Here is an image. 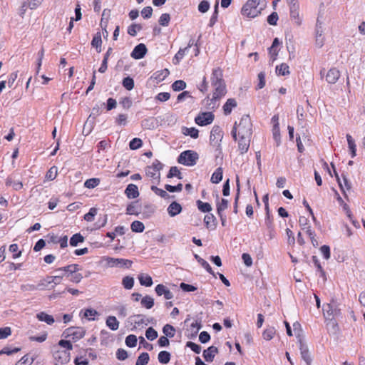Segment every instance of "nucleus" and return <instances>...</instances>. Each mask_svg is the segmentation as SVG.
Listing matches in <instances>:
<instances>
[{"label":"nucleus","mask_w":365,"mask_h":365,"mask_svg":"<svg viewBox=\"0 0 365 365\" xmlns=\"http://www.w3.org/2000/svg\"><path fill=\"white\" fill-rule=\"evenodd\" d=\"M252 124L249 115H243L240 122H235L231 130V135L235 141L238 143L241 154L248 151L250 139L252 134Z\"/></svg>","instance_id":"1"},{"label":"nucleus","mask_w":365,"mask_h":365,"mask_svg":"<svg viewBox=\"0 0 365 365\" xmlns=\"http://www.w3.org/2000/svg\"><path fill=\"white\" fill-rule=\"evenodd\" d=\"M236 106V101L233 98H229L223 106L225 114H230L232 112V108H235Z\"/></svg>","instance_id":"33"},{"label":"nucleus","mask_w":365,"mask_h":365,"mask_svg":"<svg viewBox=\"0 0 365 365\" xmlns=\"http://www.w3.org/2000/svg\"><path fill=\"white\" fill-rule=\"evenodd\" d=\"M223 138V131L218 125L213 126L210 136V145L215 148L216 158L222 154L221 141Z\"/></svg>","instance_id":"4"},{"label":"nucleus","mask_w":365,"mask_h":365,"mask_svg":"<svg viewBox=\"0 0 365 365\" xmlns=\"http://www.w3.org/2000/svg\"><path fill=\"white\" fill-rule=\"evenodd\" d=\"M58 346L66 350L55 348L53 357L55 365H64L69 362L71 358L70 351L73 349L72 344L67 340L61 339L58 341Z\"/></svg>","instance_id":"2"},{"label":"nucleus","mask_w":365,"mask_h":365,"mask_svg":"<svg viewBox=\"0 0 365 365\" xmlns=\"http://www.w3.org/2000/svg\"><path fill=\"white\" fill-rule=\"evenodd\" d=\"M163 332L165 336L172 338L175 336V329L170 324H165L163 328Z\"/></svg>","instance_id":"45"},{"label":"nucleus","mask_w":365,"mask_h":365,"mask_svg":"<svg viewBox=\"0 0 365 365\" xmlns=\"http://www.w3.org/2000/svg\"><path fill=\"white\" fill-rule=\"evenodd\" d=\"M272 135H273V139L274 140V141L276 143V145L279 146L281 143L279 126H277V125L275 126H273Z\"/></svg>","instance_id":"48"},{"label":"nucleus","mask_w":365,"mask_h":365,"mask_svg":"<svg viewBox=\"0 0 365 365\" xmlns=\"http://www.w3.org/2000/svg\"><path fill=\"white\" fill-rule=\"evenodd\" d=\"M214 115L212 112H202L195 118V122L198 125L205 126L212 123Z\"/></svg>","instance_id":"9"},{"label":"nucleus","mask_w":365,"mask_h":365,"mask_svg":"<svg viewBox=\"0 0 365 365\" xmlns=\"http://www.w3.org/2000/svg\"><path fill=\"white\" fill-rule=\"evenodd\" d=\"M182 133L184 135H189L192 138H197L199 135V131L195 128H187V127H182Z\"/></svg>","instance_id":"29"},{"label":"nucleus","mask_w":365,"mask_h":365,"mask_svg":"<svg viewBox=\"0 0 365 365\" xmlns=\"http://www.w3.org/2000/svg\"><path fill=\"white\" fill-rule=\"evenodd\" d=\"M36 318L41 321L46 323L48 325H51L54 323L55 320L53 316L46 314L44 312H39L36 314Z\"/></svg>","instance_id":"26"},{"label":"nucleus","mask_w":365,"mask_h":365,"mask_svg":"<svg viewBox=\"0 0 365 365\" xmlns=\"http://www.w3.org/2000/svg\"><path fill=\"white\" fill-rule=\"evenodd\" d=\"M147 48L145 44L139 43L131 53V56L135 59H140L145 56L147 53Z\"/></svg>","instance_id":"12"},{"label":"nucleus","mask_w":365,"mask_h":365,"mask_svg":"<svg viewBox=\"0 0 365 365\" xmlns=\"http://www.w3.org/2000/svg\"><path fill=\"white\" fill-rule=\"evenodd\" d=\"M42 3V0H31L29 3H24L22 5L23 8L29 7L30 9L34 10L37 9ZM26 9H24V11Z\"/></svg>","instance_id":"46"},{"label":"nucleus","mask_w":365,"mask_h":365,"mask_svg":"<svg viewBox=\"0 0 365 365\" xmlns=\"http://www.w3.org/2000/svg\"><path fill=\"white\" fill-rule=\"evenodd\" d=\"M6 185L11 186L16 191L20 190L23 187V183L19 180H16L14 175L9 176L6 180Z\"/></svg>","instance_id":"18"},{"label":"nucleus","mask_w":365,"mask_h":365,"mask_svg":"<svg viewBox=\"0 0 365 365\" xmlns=\"http://www.w3.org/2000/svg\"><path fill=\"white\" fill-rule=\"evenodd\" d=\"M170 21V16L169 14L165 13L161 14L159 19V24L162 26H168Z\"/></svg>","instance_id":"61"},{"label":"nucleus","mask_w":365,"mask_h":365,"mask_svg":"<svg viewBox=\"0 0 365 365\" xmlns=\"http://www.w3.org/2000/svg\"><path fill=\"white\" fill-rule=\"evenodd\" d=\"M158 359L160 364H167L170 360V354L167 351H161L158 354Z\"/></svg>","instance_id":"36"},{"label":"nucleus","mask_w":365,"mask_h":365,"mask_svg":"<svg viewBox=\"0 0 365 365\" xmlns=\"http://www.w3.org/2000/svg\"><path fill=\"white\" fill-rule=\"evenodd\" d=\"M215 94L216 93H214L212 98L207 97L202 101L204 107L207 110H214L217 108L218 95Z\"/></svg>","instance_id":"13"},{"label":"nucleus","mask_w":365,"mask_h":365,"mask_svg":"<svg viewBox=\"0 0 365 365\" xmlns=\"http://www.w3.org/2000/svg\"><path fill=\"white\" fill-rule=\"evenodd\" d=\"M138 280L141 285L150 287L153 284L152 277L146 274H141L138 276Z\"/></svg>","instance_id":"32"},{"label":"nucleus","mask_w":365,"mask_h":365,"mask_svg":"<svg viewBox=\"0 0 365 365\" xmlns=\"http://www.w3.org/2000/svg\"><path fill=\"white\" fill-rule=\"evenodd\" d=\"M130 228L133 232L140 233L143 232L145 226L140 221L135 220L131 223Z\"/></svg>","instance_id":"39"},{"label":"nucleus","mask_w":365,"mask_h":365,"mask_svg":"<svg viewBox=\"0 0 365 365\" xmlns=\"http://www.w3.org/2000/svg\"><path fill=\"white\" fill-rule=\"evenodd\" d=\"M281 42L278 39V38H275L273 40L272 44L270 48H269V53L271 56L273 61L277 58V56L279 53V50L277 47L280 45Z\"/></svg>","instance_id":"25"},{"label":"nucleus","mask_w":365,"mask_h":365,"mask_svg":"<svg viewBox=\"0 0 365 365\" xmlns=\"http://www.w3.org/2000/svg\"><path fill=\"white\" fill-rule=\"evenodd\" d=\"M83 241L84 237L80 233H76L71 237L70 245L72 247H76L79 243H81Z\"/></svg>","instance_id":"42"},{"label":"nucleus","mask_w":365,"mask_h":365,"mask_svg":"<svg viewBox=\"0 0 365 365\" xmlns=\"http://www.w3.org/2000/svg\"><path fill=\"white\" fill-rule=\"evenodd\" d=\"M265 6V0H247L241 9V14L247 18H255L261 14Z\"/></svg>","instance_id":"3"},{"label":"nucleus","mask_w":365,"mask_h":365,"mask_svg":"<svg viewBox=\"0 0 365 365\" xmlns=\"http://www.w3.org/2000/svg\"><path fill=\"white\" fill-rule=\"evenodd\" d=\"M137 337L134 334H130L125 338V344L128 347H135L137 345Z\"/></svg>","instance_id":"56"},{"label":"nucleus","mask_w":365,"mask_h":365,"mask_svg":"<svg viewBox=\"0 0 365 365\" xmlns=\"http://www.w3.org/2000/svg\"><path fill=\"white\" fill-rule=\"evenodd\" d=\"M299 349L302 359L307 363V365H310L312 359L309 355L308 347L302 341H300Z\"/></svg>","instance_id":"19"},{"label":"nucleus","mask_w":365,"mask_h":365,"mask_svg":"<svg viewBox=\"0 0 365 365\" xmlns=\"http://www.w3.org/2000/svg\"><path fill=\"white\" fill-rule=\"evenodd\" d=\"M91 46L96 48V51L98 53L101 52L102 51V39H101V32H97L92 41H91Z\"/></svg>","instance_id":"24"},{"label":"nucleus","mask_w":365,"mask_h":365,"mask_svg":"<svg viewBox=\"0 0 365 365\" xmlns=\"http://www.w3.org/2000/svg\"><path fill=\"white\" fill-rule=\"evenodd\" d=\"M106 324L112 331H115L119 327V322L114 316H108L106 318Z\"/></svg>","instance_id":"27"},{"label":"nucleus","mask_w":365,"mask_h":365,"mask_svg":"<svg viewBox=\"0 0 365 365\" xmlns=\"http://www.w3.org/2000/svg\"><path fill=\"white\" fill-rule=\"evenodd\" d=\"M140 304H141L142 307H143L148 309H150L154 305V299L150 296L146 295L141 299Z\"/></svg>","instance_id":"35"},{"label":"nucleus","mask_w":365,"mask_h":365,"mask_svg":"<svg viewBox=\"0 0 365 365\" xmlns=\"http://www.w3.org/2000/svg\"><path fill=\"white\" fill-rule=\"evenodd\" d=\"M170 74V72L168 69L165 68L160 71H157L155 72L151 77L150 78V80L153 83H158L161 81H163L166 77L168 76Z\"/></svg>","instance_id":"11"},{"label":"nucleus","mask_w":365,"mask_h":365,"mask_svg":"<svg viewBox=\"0 0 365 365\" xmlns=\"http://www.w3.org/2000/svg\"><path fill=\"white\" fill-rule=\"evenodd\" d=\"M290 16L296 20L297 24H300L299 14V5H292L289 6Z\"/></svg>","instance_id":"37"},{"label":"nucleus","mask_w":365,"mask_h":365,"mask_svg":"<svg viewBox=\"0 0 365 365\" xmlns=\"http://www.w3.org/2000/svg\"><path fill=\"white\" fill-rule=\"evenodd\" d=\"M149 359V354L146 352H143L138 357L135 365H146Z\"/></svg>","instance_id":"47"},{"label":"nucleus","mask_w":365,"mask_h":365,"mask_svg":"<svg viewBox=\"0 0 365 365\" xmlns=\"http://www.w3.org/2000/svg\"><path fill=\"white\" fill-rule=\"evenodd\" d=\"M141 29L142 26L140 24H133L128 27V34L131 36H135Z\"/></svg>","instance_id":"50"},{"label":"nucleus","mask_w":365,"mask_h":365,"mask_svg":"<svg viewBox=\"0 0 365 365\" xmlns=\"http://www.w3.org/2000/svg\"><path fill=\"white\" fill-rule=\"evenodd\" d=\"M122 284L126 289H131L134 285V279L132 277L126 276L122 279Z\"/></svg>","instance_id":"43"},{"label":"nucleus","mask_w":365,"mask_h":365,"mask_svg":"<svg viewBox=\"0 0 365 365\" xmlns=\"http://www.w3.org/2000/svg\"><path fill=\"white\" fill-rule=\"evenodd\" d=\"M211 83L215 91H224L225 89L226 86L223 79V71L220 68H216L212 70Z\"/></svg>","instance_id":"5"},{"label":"nucleus","mask_w":365,"mask_h":365,"mask_svg":"<svg viewBox=\"0 0 365 365\" xmlns=\"http://www.w3.org/2000/svg\"><path fill=\"white\" fill-rule=\"evenodd\" d=\"M123 86L124 88L130 91L134 87V81L130 77H126L123 80Z\"/></svg>","instance_id":"60"},{"label":"nucleus","mask_w":365,"mask_h":365,"mask_svg":"<svg viewBox=\"0 0 365 365\" xmlns=\"http://www.w3.org/2000/svg\"><path fill=\"white\" fill-rule=\"evenodd\" d=\"M81 269L80 267L77 264H71L63 267H60L56 270V272H64L67 277L74 274Z\"/></svg>","instance_id":"15"},{"label":"nucleus","mask_w":365,"mask_h":365,"mask_svg":"<svg viewBox=\"0 0 365 365\" xmlns=\"http://www.w3.org/2000/svg\"><path fill=\"white\" fill-rule=\"evenodd\" d=\"M215 220V216L212 214H207L204 217V223L205 226L208 229H215V225L212 224Z\"/></svg>","instance_id":"40"},{"label":"nucleus","mask_w":365,"mask_h":365,"mask_svg":"<svg viewBox=\"0 0 365 365\" xmlns=\"http://www.w3.org/2000/svg\"><path fill=\"white\" fill-rule=\"evenodd\" d=\"M100 184V179L99 178H90L85 181L84 186L86 188L88 189H93L97 187Z\"/></svg>","instance_id":"44"},{"label":"nucleus","mask_w":365,"mask_h":365,"mask_svg":"<svg viewBox=\"0 0 365 365\" xmlns=\"http://www.w3.org/2000/svg\"><path fill=\"white\" fill-rule=\"evenodd\" d=\"M173 177H177L179 179H182L181 173L175 166L171 167L169 173L167 175L168 178H172Z\"/></svg>","instance_id":"58"},{"label":"nucleus","mask_w":365,"mask_h":365,"mask_svg":"<svg viewBox=\"0 0 365 365\" xmlns=\"http://www.w3.org/2000/svg\"><path fill=\"white\" fill-rule=\"evenodd\" d=\"M125 195L128 199H135L139 196V191L137 185L134 184H129L125 190Z\"/></svg>","instance_id":"17"},{"label":"nucleus","mask_w":365,"mask_h":365,"mask_svg":"<svg viewBox=\"0 0 365 365\" xmlns=\"http://www.w3.org/2000/svg\"><path fill=\"white\" fill-rule=\"evenodd\" d=\"M324 311L325 312L324 314L327 315V317L330 318L331 320L332 319L331 318L336 317L339 312L336 306L331 304H327L324 307Z\"/></svg>","instance_id":"21"},{"label":"nucleus","mask_w":365,"mask_h":365,"mask_svg":"<svg viewBox=\"0 0 365 365\" xmlns=\"http://www.w3.org/2000/svg\"><path fill=\"white\" fill-rule=\"evenodd\" d=\"M143 141L140 138H135L129 143V148L130 150H137L142 147Z\"/></svg>","instance_id":"54"},{"label":"nucleus","mask_w":365,"mask_h":365,"mask_svg":"<svg viewBox=\"0 0 365 365\" xmlns=\"http://www.w3.org/2000/svg\"><path fill=\"white\" fill-rule=\"evenodd\" d=\"M276 73L277 76H287L290 73L289 67L286 63H282L276 66Z\"/></svg>","instance_id":"31"},{"label":"nucleus","mask_w":365,"mask_h":365,"mask_svg":"<svg viewBox=\"0 0 365 365\" xmlns=\"http://www.w3.org/2000/svg\"><path fill=\"white\" fill-rule=\"evenodd\" d=\"M85 330L83 328H69L68 329V335L71 336L74 341H78L85 336Z\"/></svg>","instance_id":"14"},{"label":"nucleus","mask_w":365,"mask_h":365,"mask_svg":"<svg viewBox=\"0 0 365 365\" xmlns=\"http://www.w3.org/2000/svg\"><path fill=\"white\" fill-rule=\"evenodd\" d=\"M275 329L274 327H269L266 329L262 334V336L265 340L269 341L274 336Z\"/></svg>","instance_id":"51"},{"label":"nucleus","mask_w":365,"mask_h":365,"mask_svg":"<svg viewBox=\"0 0 365 365\" xmlns=\"http://www.w3.org/2000/svg\"><path fill=\"white\" fill-rule=\"evenodd\" d=\"M199 158L197 153L195 150H187L182 152L178 158V162L180 164L186 166H193L196 164Z\"/></svg>","instance_id":"6"},{"label":"nucleus","mask_w":365,"mask_h":365,"mask_svg":"<svg viewBox=\"0 0 365 365\" xmlns=\"http://www.w3.org/2000/svg\"><path fill=\"white\" fill-rule=\"evenodd\" d=\"M145 336L148 340L153 341L158 337V332L153 327H149L145 331Z\"/></svg>","instance_id":"62"},{"label":"nucleus","mask_w":365,"mask_h":365,"mask_svg":"<svg viewBox=\"0 0 365 365\" xmlns=\"http://www.w3.org/2000/svg\"><path fill=\"white\" fill-rule=\"evenodd\" d=\"M217 352V348L214 346H211L203 351V357L206 361L212 362Z\"/></svg>","instance_id":"20"},{"label":"nucleus","mask_w":365,"mask_h":365,"mask_svg":"<svg viewBox=\"0 0 365 365\" xmlns=\"http://www.w3.org/2000/svg\"><path fill=\"white\" fill-rule=\"evenodd\" d=\"M97 213L98 209L96 207H91L88 212L84 215L83 219L87 222H92L93 221L94 217L97 215Z\"/></svg>","instance_id":"55"},{"label":"nucleus","mask_w":365,"mask_h":365,"mask_svg":"<svg viewBox=\"0 0 365 365\" xmlns=\"http://www.w3.org/2000/svg\"><path fill=\"white\" fill-rule=\"evenodd\" d=\"M140 212V206L138 202H131L128 205L126 214L130 215H138Z\"/></svg>","instance_id":"23"},{"label":"nucleus","mask_w":365,"mask_h":365,"mask_svg":"<svg viewBox=\"0 0 365 365\" xmlns=\"http://www.w3.org/2000/svg\"><path fill=\"white\" fill-rule=\"evenodd\" d=\"M228 207V200L226 199H222L220 202L217 204V212L218 215H221L222 212L227 208Z\"/></svg>","instance_id":"49"},{"label":"nucleus","mask_w":365,"mask_h":365,"mask_svg":"<svg viewBox=\"0 0 365 365\" xmlns=\"http://www.w3.org/2000/svg\"><path fill=\"white\" fill-rule=\"evenodd\" d=\"M195 258L196 259V260L197 261V262L207 272H209L210 274H212L213 276H215V273L214 272L212 271V267H210V265L209 264V263L205 260L204 259H202V257H200L198 255L195 254L194 255Z\"/></svg>","instance_id":"30"},{"label":"nucleus","mask_w":365,"mask_h":365,"mask_svg":"<svg viewBox=\"0 0 365 365\" xmlns=\"http://www.w3.org/2000/svg\"><path fill=\"white\" fill-rule=\"evenodd\" d=\"M132 318H133V321L135 324L138 327L143 324L147 325L148 323V319H146L145 317L143 314H137L133 316Z\"/></svg>","instance_id":"38"},{"label":"nucleus","mask_w":365,"mask_h":365,"mask_svg":"<svg viewBox=\"0 0 365 365\" xmlns=\"http://www.w3.org/2000/svg\"><path fill=\"white\" fill-rule=\"evenodd\" d=\"M192 43H193V42H192V43L190 42L188 43L187 46H186L183 48H180V50L178 51V53L175 55L174 60H176V62L175 63H178L181 59L183 58L185 53L187 52L189 48H190L192 46Z\"/></svg>","instance_id":"34"},{"label":"nucleus","mask_w":365,"mask_h":365,"mask_svg":"<svg viewBox=\"0 0 365 365\" xmlns=\"http://www.w3.org/2000/svg\"><path fill=\"white\" fill-rule=\"evenodd\" d=\"M9 252L13 253V258H19L21 255V252L19 251V246L17 244H11L9 248Z\"/></svg>","instance_id":"59"},{"label":"nucleus","mask_w":365,"mask_h":365,"mask_svg":"<svg viewBox=\"0 0 365 365\" xmlns=\"http://www.w3.org/2000/svg\"><path fill=\"white\" fill-rule=\"evenodd\" d=\"M340 72L336 68H330L326 76V80L329 83H335L339 78Z\"/></svg>","instance_id":"16"},{"label":"nucleus","mask_w":365,"mask_h":365,"mask_svg":"<svg viewBox=\"0 0 365 365\" xmlns=\"http://www.w3.org/2000/svg\"><path fill=\"white\" fill-rule=\"evenodd\" d=\"M223 169L221 167L217 168L212 174L210 181L214 184L219 183L222 180Z\"/></svg>","instance_id":"28"},{"label":"nucleus","mask_w":365,"mask_h":365,"mask_svg":"<svg viewBox=\"0 0 365 365\" xmlns=\"http://www.w3.org/2000/svg\"><path fill=\"white\" fill-rule=\"evenodd\" d=\"M34 359H29L28 355H24L15 365H31Z\"/></svg>","instance_id":"64"},{"label":"nucleus","mask_w":365,"mask_h":365,"mask_svg":"<svg viewBox=\"0 0 365 365\" xmlns=\"http://www.w3.org/2000/svg\"><path fill=\"white\" fill-rule=\"evenodd\" d=\"M103 259L106 262L107 265L110 267H126L129 268L132 264V261L122 258H113L105 257Z\"/></svg>","instance_id":"8"},{"label":"nucleus","mask_w":365,"mask_h":365,"mask_svg":"<svg viewBox=\"0 0 365 365\" xmlns=\"http://www.w3.org/2000/svg\"><path fill=\"white\" fill-rule=\"evenodd\" d=\"M198 209L202 212H209L212 210V207L208 202H204L201 200L197 201Z\"/></svg>","instance_id":"52"},{"label":"nucleus","mask_w":365,"mask_h":365,"mask_svg":"<svg viewBox=\"0 0 365 365\" xmlns=\"http://www.w3.org/2000/svg\"><path fill=\"white\" fill-rule=\"evenodd\" d=\"M186 88V83L182 80H178L172 85L173 91H182Z\"/></svg>","instance_id":"53"},{"label":"nucleus","mask_w":365,"mask_h":365,"mask_svg":"<svg viewBox=\"0 0 365 365\" xmlns=\"http://www.w3.org/2000/svg\"><path fill=\"white\" fill-rule=\"evenodd\" d=\"M62 278L63 276L61 275L48 277L47 279H46V282L48 284L53 283L55 285H57L61 282Z\"/></svg>","instance_id":"63"},{"label":"nucleus","mask_w":365,"mask_h":365,"mask_svg":"<svg viewBox=\"0 0 365 365\" xmlns=\"http://www.w3.org/2000/svg\"><path fill=\"white\" fill-rule=\"evenodd\" d=\"M163 168V165L158 160H155L151 165L147 167L145 170L146 175L152 179L154 184L159 183L160 179V171Z\"/></svg>","instance_id":"7"},{"label":"nucleus","mask_w":365,"mask_h":365,"mask_svg":"<svg viewBox=\"0 0 365 365\" xmlns=\"http://www.w3.org/2000/svg\"><path fill=\"white\" fill-rule=\"evenodd\" d=\"M331 166L334 168V175L336 177V179L338 182L339 186L341 190V192L344 193V195L346 196V190H349L351 187V183L349 182L348 179L346 176L342 175V180H341L340 177L339 176L338 173L335 170L334 165L331 163Z\"/></svg>","instance_id":"10"},{"label":"nucleus","mask_w":365,"mask_h":365,"mask_svg":"<svg viewBox=\"0 0 365 365\" xmlns=\"http://www.w3.org/2000/svg\"><path fill=\"white\" fill-rule=\"evenodd\" d=\"M150 189L157 195H159L164 199H167L170 197V195L168 194V192L165 190L158 188L155 185H152Z\"/></svg>","instance_id":"57"},{"label":"nucleus","mask_w":365,"mask_h":365,"mask_svg":"<svg viewBox=\"0 0 365 365\" xmlns=\"http://www.w3.org/2000/svg\"><path fill=\"white\" fill-rule=\"evenodd\" d=\"M98 315V312L92 308L86 309L84 310L83 316L90 321H94L96 319L95 317Z\"/></svg>","instance_id":"41"},{"label":"nucleus","mask_w":365,"mask_h":365,"mask_svg":"<svg viewBox=\"0 0 365 365\" xmlns=\"http://www.w3.org/2000/svg\"><path fill=\"white\" fill-rule=\"evenodd\" d=\"M167 210L170 217H175L182 212V206L178 202L174 201L169 205Z\"/></svg>","instance_id":"22"}]
</instances>
